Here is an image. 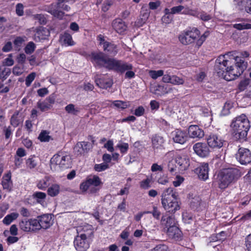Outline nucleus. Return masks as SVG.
I'll list each match as a JSON object with an SVG mask.
<instances>
[{
    "label": "nucleus",
    "instance_id": "obj_12",
    "mask_svg": "<svg viewBox=\"0 0 251 251\" xmlns=\"http://www.w3.org/2000/svg\"><path fill=\"white\" fill-rule=\"evenodd\" d=\"M235 156L237 160L242 165H247L251 162V152L248 149L240 148Z\"/></svg>",
    "mask_w": 251,
    "mask_h": 251
},
{
    "label": "nucleus",
    "instance_id": "obj_6",
    "mask_svg": "<svg viewBox=\"0 0 251 251\" xmlns=\"http://www.w3.org/2000/svg\"><path fill=\"white\" fill-rule=\"evenodd\" d=\"M71 157L65 152L55 154L50 159V167L54 172H60L71 166Z\"/></svg>",
    "mask_w": 251,
    "mask_h": 251
},
{
    "label": "nucleus",
    "instance_id": "obj_20",
    "mask_svg": "<svg viewBox=\"0 0 251 251\" xmlns=\"http://www.w3.org/2000/svg\"><path fill=\"white\" fill-rule=\"evenodd\" d=\"M91 145L88 142H79L75 145L74 151L76 155H80L87 152L91 149Z\"/></svg>",
    "mask_w": 251,
    "mask_h": 251
},
{
    "label": "nucleus",
    "instance_id": "obj_41",
    "mask_svg": "<svg viewBox=\"0 0 251 251\" xmlns=\"http://www.w3.org/2000/svg\"><path fill=\"white\" fill-rule=\"evenodd\" d=\"M234 103L231 100L227 101L223 108L222 113L223 115H227L230 113V110L234 107Z\"/></svg>",
    "mask_w": 251,
    "mask_h": 251
},
{
    "label": "nucleus",
    "instance_id": "obj_38",
    "mask_svg": "<svg viewBox=\"0 0 251 251\" xmlns=\"http://www.w3.org/2000/svg\"><path fill=\"white\" fill-rule=\"evenodd\" d=\"M152 183V176H147L140 182V187L141 189L147 190L151 187Z\"/></svg>",
    "mask_w": 251,
    "mask_h": 251
},
{
    "label": "nucleus",
    "instance_id": "obj_60",
    "mask_svg": "<svg viewBox=\"0 0 251 251\" xmlns=\"http://www.w3.org/2000/svg\"><path fill=\"white\" fill-rule=\"evenodd\" d=\"M11 74V70L9 68H4V70L1 71L0 73V79H6Z\"/></svg>",
    "mask_w": 251,
    "mask_h": 251
},
{
    "label": "nucleus",
    "instance_id": "obj_56",
    "mask_svg": "<svg viewBox=\"0 0 251 251\" xmlns=\"http://www.w3.org/2000/svg\"><path fill=\"white\" fill-rule=\"evenodd\" d=\"M151 214L154 218L158 220L161 216V212L159 208L156 206H153Z\"/></svg>",
    "mask_w": 251,
    "mask_h": 251
},
{
    "label": "nucleus",
    "instance_id": "obj_59",
    "mask_svg": "<svg viewBox=\"0 0 251 251\" xmlns=\"http://www.w3.org/2000/svg\"><path fill=\"white\" fill-rule=\"evenodd\" d=\"M184 178L180 176H177L175 180L173 181V183L175 187H178L184 181Z\"/></svg>",
    "mask_w": 251,
    "mask_h": 251
},
{
    "label": "nucleus",
    "instance_id": "obj_18",
    "mask_svg": "<svg viewBox=\"0 0 251 251\" xmlns=\"http://www.w3.org/2000/svg\"><path fill=\"white\" fill-rule=\"evenodd\" d=\"M173 90V88L167 85H157L152 86L150 88L151 92L157 96H162L171 93Z\"/></svg>",
    "mask_w": 251,
    "mask_h": 251
},
{
    "label": "nucleus",
    "instance_id": "obj_36",
    "mask_svg": "<svg viewBox=\"0 0 251 251\" xmlns=\"http://www.w3.org/2000/svg\"><path fill=\"white\" fill-rule=\"evenodd\" d=\"M239 8L242 9L244 7L245 11L251 14V0H240Z\"/></svg>",
    "mask_w": 251,
    "mask_h": 251
},
{
    "label": "nucleus",
    "instance_id": "obj_7",
    "mask_svg": "<svg viewBox=\"0 0 251 251\" xmlns=\"http://www.w3.org/2000/svg\"><path fill=\"white\" fill-rule=\"evenodd\" d=\"M91 230V226H79L76 231L78 235L74 240V246L77 251H86L89 248V243L87 240V235L84 233L88 230Z\"/></svg>",
    "mask_w": 251,
    "mask_h": 251
},
{
    "label": "nucleus",
    "instance_id": "obj_30",
    "mask_svg": "<svg viewBox=\"0 0 251 251\" xmlns=\"http://www.w3.org/2000/svg\"><path fill=\"white\" fill-rule=\"evenodd\" d=\"M103 49L104 51L112 55H115L118 52L117 46L109 42H103Z\"/></svg>",
    "mask_w": 251,
    "mask_h": 251
},
{
    "label": "nucleus",
    "instance_id": "obj_47",
    "mask_svg": "<svg viewBox=\"0 0 251 251\" xmlns=\"http://www.w3.org/2000/svg\"><path fill=\"white\" fill-rule=\"evenodd\" d=\"M36 45L33 42H29L25 48V51L26 54H31L34 52Z\"/></svg>",
    "mask_w": 251,
    "mask_h": 251
},
{
    "label": "nucleus",
    "instance_id": "obj_13",
    "mask_svg": "<svg viewBox=\"0 0 251 251\" xmlns=\"http://www.w3.org/2000/svg\"><path fill=\"white\" fill-rule=\"evenodd\" d=\"M36 222L38 226L37 231L41 228L48 229L53 224L52 216L51 214H46L37 217Z\"/></svg>",
    "mask_w": 251,
    "mask_h": 251
},
{
    "label": "nucleus",
    "instance_id": "obj_16",
    "mask_svg": "<svg viewBox=\"0 0 251 251\" xmlns=\"http://www.w3.org/2000/svg\"><path fill=\"white\" fill-rule=\"evenodd\" d=\"M182 13L196 17L203 22H208L213 18L212 15L203 11L198 12L197 10L187 9L183 11Z\"/></svg>",
    "mask_w": 251,
    "mask_h": 251
},
{
    "label": "nucleus",
    "instance_id": "obj_35",
    "mask_svg": "<svg viewBox=\"0 0 251 251\" xmlns=\"http://www.w3.org/2000/svg\"><path fill=\"white\" fill-rule=\"evenodd\" d=\"M61 41L67 46H74L75 43L72 39L71 35L68 33H65L61 37Z\"/></svg>",
    "mask_w": 251,
    "mask_h": 251
},
{
    "label": "nucleus",
    "instance_id": "obj_61",
    "mask_svg": "<svg viewBox=\"0 0 251 251\" xmlns=\"http://www.w3.org/2000/svg\"><path fill=\"white\" fill-rule=\"evenodd\" d=\"M151 251H169L168 248L165 245H158L151 250Z\"/></svg>",
    "mask_w": 251,
    "mask_h": 251
},
{
    "label": "nucleus",
    "instance_id": "obj_14",
    "mask_svg": "<svg viewBox=\"0 0 251 251\" xmlns=\"http://www.w3.org/2000/svg\"><path fill=\"white\" fill-rule=\"evenodd\" d=\"M207 144L209 147L214 149L222 148L225 142L223 139L216 134H211L206 138Z\"/></svg>",
    "mask_w": 251,
    "mask_h": 251
},
{
    "label": "nucleus",
    "instance_id": "obj_3",
    "mask_svg": "<svg viewBox=\"0 0 251 251\" xmlns=\"http://www.w3.org/2000/svg\"><path fill=\"white\" fill-rule=\"evenodd\" d=\"M209 33L204 32L201 35L200 31L197 28L193 27L183 30L179 34L178 38L179 42L184 45L195 44L198 47L202 45Z\"/></svg>",
    "mask_w": 251,
    "mask_h": 251
},
{
    "label": "nucleus",
    "instance_id": "obj_63",
    "mask_svg": "<svg viewBox=\"0 0 251 251\" xmlns=\"http://www.w3.org/2000/svg\"><path fill=\"white\" fill-rule=\"evenodd\" d=\"M113 141L112 140H109L107 142L104 144V147L106 148L108 151L110 152H113L114 150L113 148Z\"/></svg>",
    "mask_w": 251,
    "mask_h": 251
},
{
    "label": "nucleus",
    "instance_id": "obj_49",
    "mask_svg": "<svg viewBox=\"0 0 251 251\" xmlns=\"http://www.w3.org/2000/svg\"><path fill=\"white\" fill-rule=\"evenodd\" d=\"M184 82L183 78H180L177 75H172L170 83L173 85H181Z\"/></svg>",
    "mask_w": 251,
    "mask_h": 251
},
{
    "label": "nucleus",
    "instance_id": "obj_48",
    "mask_svg": "<svg viewBox=\"0 0 251 251\" xmlns=\"http://www.w3.org/2000/svg\"><path fill=\"white\" fill-rule=\"evenodd\" d=\"M233 26L238 30L251 29V24L245 23L234 24Z\"/></svg>",
    "mask_w": 251,
    "mask_h": 251
},
{
    "label": "nucleus",
    "instance_id": "obj_39",
    "mask_svg": "<svg viewBox=\"0 0 251 251\" xmlns=\"http://www.w3.org/2000/svg\"><path fill=\"white\" fill-rule=\"evenodd\" d=\"M65 109L68 113L75 115H77L80 111V109L73 104L67 105L65 107Z\"/></svg>",
    "mask_w": 251,
    "mask_h": 251
},
{
    "label": "nucleus",
    "instance_id": "obj_52",
    "mask_svg": "<svg viewBox=\"0 0 251 251\" xmlns=\"http://www.w3.org/2000/svg\"><path fill=\"white\" fill-rule=\"evenodd\" d=\"M182 220L185 224H190L193 221V217L191 214L187 212L182 213Z\"/></svg>",
    "mask_w": 251,
    "mask_h": 251
},
{
    "label": "nucleus",
    "instance_id": "obj_62",
    "mask_svg": "<svg viewBox=\"0 0 251 251\" xmlns=\"http://www.w3.org/2000/svg\"><path fill=\"white\" fill-rule=\"evenodd\" d=\"M90 187L91 186L89 184V182H88V180L87 179L85 181L83 182L82 183H81V184L80 185V189L82 192H85L89 188H90Z\"/></svg>",
    "mask_w": 251,
    "mask_h": 251
},
{
    "label": "nucleus",
    "instance_id": "obj_29",
    "mask_svg": "<svg viewBox=\"0 0 251 251\" xmlns=\"http://www.w3.org/2000/svg\"><path fill=\"white\" fill-rule=\"evenodd\" d=\"M60 191L61 188L60 185L57 183H54L48 187L47 193L50 196L54 197L57 196L60 193Z\"/></svg>",
    "mask_w": 251,
    "mask_h": 251
},
{
    "label": "nucleus",
    "instance_id": "obj_8",
    "mask_svg": "<svg viewBox=\"0 0 251 251\" xmlns=\"http://www.w3.org/2000/svg\"><path fill=\"white\" fill-rule=\"evenodd\" d=\"M238 170L234 168H226L223 170L218 176L220 188L221 189L226 188L238 176Z\"/></svg>",
    "mask_w": 251,
    "mask_h": 251
},
{
    "label": "nucleus",
    "instance_id": "obj_19",
    "mask_svg": "<svg viewBox=\"0 0 251 251\" xmlns=\"http://www.w3.org/2000/svg\"><path fill=\"white\" fill-rule=\"evenodd\" d=\"M96 85L102 89L110 88L112 84V80L106 75H97L95 77Z\"/></svg>",
    "mask_w": 251,
    "mask_h": 251
},
{
    "label": "nucleus",
    "instance_id": "obj_5",
    "mask_svg": "<svg viewBox=\"0 0 251 251\" xmlns=\"http://www.w3.org/2000/svg\"><path fill=\"white\" fill-rule=\"evenodd\" d=\"M230 127L232 134L235 138L244 139L247 135L250 125L246 116L242 114L232 120Z\"/></svg>",
    "mask_w": 251,
    "mask_h": 251
},
{
    "label": "nucleus",
    "instance_id": "obj_24",
    "mask_svg": "<svg viewBox=\"0 0 251 251\" xmlns=\"http://www.w3.org/2000/svg\"><path fill=\"white\" fill-rule=\"evenodd\" d=\"M112 26L115 31L120 33H123L126 30V25L121 19L114 20L112 23Z\"/></svg>",
    "mask_w": 251,
    "mask_h": 251
},
{
    "label": "nucleus",
    "instance_id": "obj_54",
    "mask_svg": "<svg viewBox=\"0 0 251 251\" xmlns=\"http://www.w3.org/2000/svg\"><path fill=\"white\" fill-rule=\"evenodd\" d=\"M108 165L106 163H102L99 164H96L94 166V169L97 172H101L108 168Z\"/></svg>",
    "mask_w": 251,
    "mask_h": 251
},
{
    "label": "nucleus",
    "instance_id": "obj_28",
    "mask_svg": "<svg viewBox=\"0 0 251 251\" xmlns=\"http://www.w3.org/2000/svg\"><path fill=\"white\" fill-rule=\"evenodd\" d=\"M11 173H9L5 175L2 178V185L3 189L10 192L12 190V182L11 180Z\"/></svg>",
    "mask_w": 251,
    "mask_h": 251
},
{
    "label": "nucleus",
    "instance_id": "obj_32",
    "mask_svg": "<svg viewBox=\"0 0 251 251\" xmlns=\"http://www.w3.org/2000/svg\"><path fill=\"white\" fill-rule=\"evenodd\" d=\"M165 142V140L162 136L155 135L152 138V143L153 148L158 149L162 147Z\"/></svg>",
    "mask_w": 251,
    "mask_h": 251
},
{
    "label": "nucleus",
    "instance_id": "obj_64",
    "mask_svg": "<svg viewBox=\"0 0 251 251\" xmlns=\"http://www.w3.org/2000/svg\"><path fill=\"white\" fill-rule=\"evenodd\" d=\"M95 251H119L118 247L115 244L111 245L107 249L96 250Z\"/></svg>",
    "mask_w": 251,
    "mask_h": 251
},
{
    "label": "nucleus",
    "instance_id": "obj_25",
    "mask_svg": "<svg viewBox=\"0 0 251 251\" xmlns=\"http://www.w3.org/2000/svg\"><path fill=\"white\" fill-rule=\"evenodd\" d=\"M160 224L165 230L168 227L176 225V220L173 216L165 214L162 217Z\"/></svg>",
    "mask_w": 251,
    "mask_h": 251
},
{
    "label": "nucleus",
    "instance_id": "obj_23",
    "mask_svg": "<svg viewBox=\"0 0 251 251\" xmlns=\"http://www.w3.org/2000/svg\"><path fill=\"white\" fill-rule=\"evenodd\" d=\"M50 31L46 28L40 27L37 29L34 35V39L36 41H39L41 40H45L49 36Z\"/></svg>",
    "mask_w": 251,
    "mask_h": 251
},
{
    "label": "nucleus",
    "instance_id": "obj_31",
    "mask_svg": "<svg viewBox=\"0 0 251 251\" xmlns=\"http://www.w3.org/2000/svg\"><path fill=\"white\" fill-rule=\"evenodd\" d=\"M38 159L35 155H30L25 160V165L27 168L32 169L35 168L38 164Z\"/></svg>",
    "mask_w": 251,
    "mask_h": 251
},
{
    "label": "nucleus",
    "instance_id": "obj_42",
    "mask_svg": "<svg viewBox=\"0 0 251 251\" xmlns=\"http://www.w3.org/2000/svg\"><path fill=\"white\" fill-rule=\"evenodd\" d=\"M87 180L89 182L90 186L92 185L94 186H98L101 184L100 178L97 176H89L87 178Z\"/></svg>",
    "mask_w": 251,
    "mask_h": 251
},
{
    "label": "nucleus",
    "instance_id": "obj_53",
    "mask_svg": "<svg viewBox=\"0 0 251 251\" xmlns=\"http://www.w3.org/2000/svg\"><path fill=\"white\" fill-rule=\"evenodd\" d=\"M36 75L35 73L32 72L26 76L25 80V84L27 87H29L31 85L32 82L34 80Z\"/></svg>",
    "mask_w": 251,
    "mask_h": 251
},
{
    "label": "nucleus",
    "instance_id": "obj_37",
    "mask_svg": "<svg viewBox=\"0 0 251 251\" xmlns=\"http://www.w3.org/2000/svg\"><path fill=\"white\" fill-rule=\"evenodd\" d=\"M19 214L17 212H13L6 215L3 220V223L6 225H10L14 220L17 219Z\"/></svg>",
    "mask_w": 251,
    "mask_h": 251
},
{
    "label": "nucleus",
    "instance_id": "obj_51",
    "mask_svg": "<svg viewBox=\"0 0 251 251\" xmlns=\"http://www.w3.org/2000/svg\"><path fill=\"white\" fill-rule=\"evenodd\" d=\"M50 136L49 135V132L46 130L42 131L39 135L38 139L41 142H48L50 141Z\"/></svg>",
    "mask_w": 251,
    "mask_h": 251
},
{
    "label": "nucleus",
    "instance_id": "obj_50",
    "mask_svg": "<svg viewBox=\"0 0 251 251\" xmlns=\"http://www.w3.org/2000/svg\"><path fill=\"white\" fill-rule=\"evenodd\" d=\"M112 103L115 107L121 109H125L128 106V102L122 100H114Z\"/></svg>",
    "mask_w": 251,
    "mask_h": 251
},
{
    "label": "nucleus",
    "instance_id": "obj_21",
    "mask_svg": "<svg viewBox=\"0 0 251 251\" xmlns=\"http://www.w3.org/2000/svg\"><path fill=\"white\" fill-rule=\"evenodd\" d=\"M188 134L190 138L193 139H201L204 135L203 130L197 125L190 126L188 128Z\"/></svg>",
    "mask_w": 251,
    "mask_h": 251
},
{
    "label": "nucleus",
    "instance_id": "obj_11",
    "mask_svg": "<svg viewBox=\"0 0 251 251\" xmlns=\"http://www.w3.org/2000/svg\"><path fill=\"white\" fill-rule=\"evenodd\" d=\"M21 230L26 232H34L37 231V223L36 219L22 220L19 224Z\"/></svg>",
    "mask_w": 251,
    "mask_h": 251
},
{
    "label": "nucleus",
    "instance_id": "obj_40",
    "mask_svg": "<svg viewBox=\"0 0 251 251\" xmlns=\"http://www.w3.org/2000/svg\"><path fill=\"white\" fill-rule=\"evenodd\" d=\"M46 194L42 192H36L33 193L32 195L33 198L36 200L38 203L41 204L44 202V200L46 198Z\"/></svg>",
    "mask_w": 251,
    "mask_h": 251
},
{
    "label": "nucleus",
    "instance_id": "obj_57",
    "mask_svg": "<svg viewBox=\"0 0 251 251\" xmlns=\"http://www.w3.org/2000/svg\"><path fill=\"white\" fill-rule=\"evenodd\" d=\"M141 14L142 17L141 18V19L142 20V23L140 24L139 25H141L142 24H144L146 22L149 16V12L147 9L144 10V8H142L141 11Z\"/></svg>",
    "mask_w": 251,
    "mask_h": 251
},
{
    "label": "nucleus",
    "instance_id": "obj_17",
    "mask_svg": "<svg viewBox=\"0 0 251 251\" xmlns=\"http://www.w3.org/2000/svg\"><path fill=\"white\" fill-rule=\"evenodd\" d=\"M171 136L174 142L180 144H184L188 139L187 134L184 131L176 129L171 133Z\"/></svg>",
    "mask_w": 251,
    "mask_h": 251
},
{
    "label": "nucleus",
    "instance_id": "obj_43",
    "mask_svg": "<svg viewBox=\"0 0 251 251\" xmlns=\"http://www.w3.org/2000/svg\"><path fill=\"white\" fill-rule=\"evenodd\" d=\"M164 74V72L163 70H150L149 72V74L150 76L153 79H156L159 77L162 76L163 74Z\"/></svg>",
    "mask_w": 251,
    "mask_h": 251
},
{
    "label": "nucleus",
    "instance_id": "obj_15",
    "mask_svg": "<svg viewBox=\"0 0 251 251\" xmlns=\"http://www.w3.org/2000/svg\"><path fill=\"white\" fill-rule=\"evenodd\" d=\"M193 149L195 153L201 157H206L210 153L209 147L204 143L198 142L195 144Z\"/></svg>",
    "mask_w": 251,
    "mask_h": 251
},
{
    "label": "nucleus",
    "instance_id": "obj_22",
    "mask_svg": "<svg viewBox=\"0 0 251 251\" xmlns=\"http://www.w3.org/2000/svg\"><path fill=\"white\" fill-rule=\"evenodd\" d=\"M208 165L202 163L196 169L195 172L198 174L200 179L205 180L208 178Z\"/></svg>",
    "mask_w": 251,
    "mask_h": 251
},
{
    "label": "nucleus",
    "instance_id": "obj_1",
    "mask_svg": "<svg viewBox=\"0 0 251 251\" xmlns=\"http://www.w3.org/2000/svg\"><path fill=\"white\" fill-rule=\"evenodd\" d=\"M249 55V53L246 51L240 53L232 51L221 55L216 60L215 71L220 77L227 81L234 80L246 69L247 62L243 58H247Z\"/></svg>",
    "mask_w": 251,
    "mask_h": 251
},
{
    "label": "nucleus",
    "instance_id": "obj_4",
    "mask_svg": "<svg viewBox=\"0 0 251 251\" xmlns=\"http://www.w3.org/2000/svg\"><path fill=\"white\" fill-rule=\"evenodd\" d=\"M161 204L163 208L171 213H174L180 208L177 201L176 192L173 188L169 187L165 189L161 196Z\"/></svg>",
    "mask_w": 251,
    "mask_h": 251
},
{
    "label": "nucleus",
    "instance_id": "obj_27",
    "mask_svg": "<svg viewBox=\"0 0 251 251\" xmlns=\"http://www.w3.org/2000/svg\"><path fill=\"white\" fill-rule=\"evenodd\" d=\"M54 102V100L50 98H47L44 101H39L37 105L38 108L42 111L48 110L50 108L51 104Z\"/></svg>",
    "mask_w": 251,
    "mask_h": 251
},
{
    "label": "nucleus",
    "instance_id": "obj_58",
    "mask_svg": "<svg viewBox=\"0 0 251 251\" xmlns=\"http://www.w3.org/2000/svg\"><path fill=\"white\" fill-rule=\"evenodd\" d=\"M245 246L247 251H251V233L246 237Z\"/></svg>",
    "mask_w": 251,
    "mask_h": 251
},
{
    "label": "nucleus",
    "instance_id": "obj_10",
    "mask_svg": "<svg viewBox=\"0 0 251 251\" xmlns=\"http://www.w3.org/2000/svg\"><path fill=\"white\" fill-rule=\"evenodd\" d=\"M176 166L175 168L172 167L173 163L169 162L168 164V170L170 172H174L176 168H178L179 171L181 173L186 170L190 166V159L189 157L184 154H178L175 158Z\"/></svg>",
    "mask_w": 251,
    "mask_h": 251
},
{
    "label": "nucleus",
    "instance_id": "obj_55",
    "mask_svg": "<svg viewBox=\"0 0 251 251\" xmlns=\"http://www.w3.org/2000/svg\"><path fill=\"white\" fill-rule=\"evenodd\" d=\"M172 76L171 75V72L169 70H168L166 72L165 74H163L162 75V81L164 83H170L171 79H172Z\"/></svg>",
    "mask_w": 251,
    "mask_h": 251
},
{
    "label": "nucleus",
    "instance_id": "obj_46",
    "mask_svg": "<svg viewBox=\"0 0 251 251\" xmlns=\"http://www.w3.org/2000/svg\"><path fill=\"white\" fill-rule=\"evenodd\" d=\"M251 81L249 78H245L240 81L238 85V89L241 91L245 90L247 86L250 84Z\"/></svg>",
    "mask_w": 251,
    "mask_h": 251
},
{
    "label": "nucleus",
    "instance_id": "obj_9",
    "mask_svg": "<svg viewBox=\"0 0 251 251\" xmlns=\"http://www.w3.org/2000/svg\"><path fill=\"white\" fill-rule=\"evenodd\" d=\"M65 0H58L55 3H52L46 7V10L51 14L53 17L59 19H62L65 15L62 10L68 12L71 7L65 3Z\"/></svg>",
    "mask_w": 251,
    "mask_h": 251
},
{
    "label": "nucleus",
    "instance_id": "obj_34",
    "mask_svg": "<svg viewBox=\"0 0 251 251\" xmlns=\"http://www.w3.org/2000/svg\"><path fill=\"white\" fill-rule=\"evenodd\" d=\"M23 120L18 111L15 112L12 116L10 119L11 125L16 127L18 126L19 124L22 122Z\"/></svg>",
    "mask_w": 251,
    "mask_h": 251
},
{
    "label": "nucleus",
    "instance_id": "obj_44",
    "mask_svg": "<svg viewBox=\"0 0 251 251\" xmlns=\"http://www.w3.org/2000/svg\"><path fill=\"white\" fill-rule=\"evenodd\" d=\"M116 147L120 150L122 153L125 154L126 153L128 149L129 146L128 144L126 143L120 141L116 145Z\"/></svg>",
    "mask_w": 251,
    "mask_h": 251
},
{
    "label": "nucleus",
    "instance_id": "obj_2",
    "mask_svg": "<svg viewBox=\"0 0 251 251\" xmlns=\"http://www.w3.org/2000/svg\"><path fill=\"white\" fill-rule=\"evenodd\" d=\"M89 59L95 65L104 67L120 73L133 69L132 64L122 60L107 58L102 52H92L89 56Z\"/></svg>",
    "mask_w": 251,
    "mask_h": 251
},
{
    "label": "nucleus",
    "instance_id": "obj_45",
    "mask_svg": "<svg viewBox=\"0 0 251 251\" xmlns=\"http://www.w3.org/2000/svg\"><path fill=\"white\" fill-rule=\"evenodd\" d=\"M25 37L23 38L18 37L15 39L14 41V45L17 50H19L21 49L25 41Z\"/></svg>",
    "mask_w": 251,
    "mask_h": 251
},
{
    "label": "nucleus",
    "instance_id": "obj_26",
    "mask_svg": "<svg viewBox=\"0 0 251 251\" xmlns=\"http://www.w3.org/2000/svg\"><path fill=\"white\" fill-rule=\"evenodd\" d=\"M168 235L171 238L178 239L181 236V232L176 225L165 230Z\"/></svg>",
    "mask_w": 251,
    "mask_h": 251
},
{
    "label": "nucleus",
    "instance_id": "obj_33",
    "mask_svg": "<svg viewBox=\"0 0 251 251\" xmlns=\"http://www.w3.org/2000/svg\"><path fill=\"white\" fill-rule=\"evenodd\" d=\"M49 181L50 177L45 176L37 181L36 186L40 190H45L49 185Z\"/></svg>",
    "mask_w": 251,
    "mask_h": 251
}]
</instances>
